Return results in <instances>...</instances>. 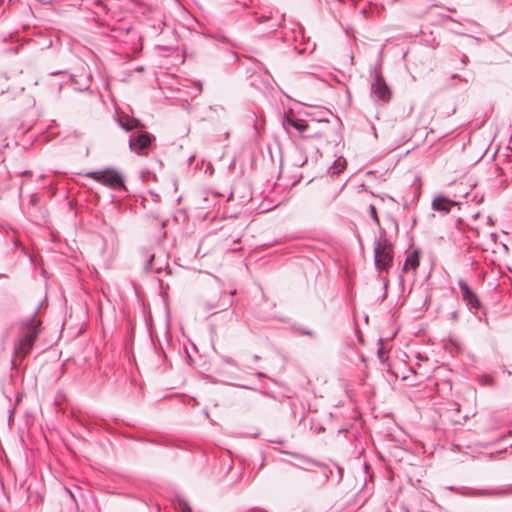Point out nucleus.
<instances>
[{
  "instance_id": "nucleus-24",
  "label": "nucleus",
  "mask_w": 512,
  "mask_h": 512,
  "mask_svg": "<svg viewBox=\"0 0 512 512\" xmlns=\"http://www.w3.org/2000/svg\"><path fill=\"white\" fill-rule=\"evenodd\" d=\"M226 362H227L228 364L232 365V366H237L236 362H235L233 359H231V358H228V359L226 360Z\"/></svg>"
},
{
  "instance_id": "nucleus-8",
  "label": "nucleus",
  "mask_w": 512,
  "mask_h": 512,
  "mask_svg": "<svg viewBox=\"0 0 512 512\" xmlns=\"http://www.w3.org/2000/svg\"><path fill=\"white\" fill-rule=\"evenodd\" d=\"M284 125L293 127L300 133H304L309 127L305 120L289 115L284 118Z\"/></svg>"
},
{
  "instance_id": "nucleus-7",
  "label": "nucleus",
  "mask_w": 512,
  "mask_h": 512,
  "mask_svg": "<svg viewBox=\"0 0 512 512\" xmlns=\"http://www.w3.org/2000/svg\"><path fill=\"white\" fill-rule=\"evenodd\" d=\"M450 489L460 495L469 496V497H484V496L492 495V491H490V490L474 489V488H469V487H462V488L451 487Z\"/></svg>"
},
{
  "instance_id": "nucleus-10",
  "label": "nucleus",
  "mask_w": 512,
  "mask_h": 512,
  "mask_svg": "<svg viewBox=\"0 0 512 512\" xmlns=\"http://www.w3.org/2000/svg\"><path fill=\"white\" fill-rule=\"evenodd\" d=\"M420 263L419 250H414L411 254H409L404 262L403 270L406 271L408 269L416 270Z\"/></svg>"
},
{
  "instance_id": "nucleus-17",
  "label": "nucleus",
  "mask_w": 512,
  "mask_h": 512,
  "mask_svg": "<svg viewBox=\"0 0 512 512\" xmlns=\"http://www.w3.org/2000/svg\"><path fill=\"white\" fill-rule=\"evenodd\" d=\"M183 360H184V362L186 363L187 366H192L193 365L194 360L191 357V355L188 353L186 348H184Z\"/></svg>"
},
{
  "instance_id": "nucleus-30",
  "label": "nucleus",
  "mask_w": 512,
  "mask_h": 512,
  "mask_svg": "<svg viewBox=\"0 0 512 512\" xmlns=\"http://www.w3.org/2000/svg\"><path fill=\"white\" fill-rule=\"evenodd\" d=\"M418 359H420V360H424V357H422V356H421V354H418ZM426 359H427V358H425V360H426Z\"/></svg>"
},
{
  "instance_id": "nucleus-32",
  "label": "nucleus",
  "mask_w": 512,
  "mask_h": 512,
  "mask_svg": "<svg viewBox=\"0 0 512 512\" xmlns=\"http://www.w3.org/2000/svg\"><path fill=\"white\" fill-rule=\"evenodd\" d=\"M4 277H7V275L3 274V273H0V278H4Z\"/></svg>"
},
{
  "instance_id": "nucleus-19",
  "label": "nucleus",
  "mask_w": 512,
  "mask_h": 512,
  "mask_svg": "<svg viewBox=\"0 0 512 512\" xmlns=\"http://www.w3.org/2000/svg\"><path fill=\"white\" fill-rule=\"evenodd\" d=\"M284 21H285V14H282V15H281L280 22H279V23H277V24H275V25H273L274 29H276L277 27L282 26V24H283V22H284Z\"/></svg>"
},
{
  "instance_id": "nucleus-22",
  "label": "nucleus",
  "mask_w": 512,
  "mask_h": 512,
  "mask_svg": "<svg viewBox=\"0 0 512 512\" xmlns=\"http://www.w3.org/2000/svg\"><path fill=\"white\" fill-rule=\"evenodd\" d=\"M302 333H303L304 335H308V336H310V337H314V333H313L312 331H310V330L303 329V330H302Z\"/></svg>"
},
{
  "instance_id": "nucleus-33",
  "label": "nucleus",
  "mask_w": 512,
  "mask_h": 512,
  "mask_svg": "<svg viewBox=\"0 0 512 512\" xmlns=\"http://www.w3.org/2000/svg\"><path fill=\"white\" fill-rule=\"evenodd\" d=\"M466 59H467V56L464 55L462 61L465 62Z\"/></svg>"
},
{
  "instance_id": "nucleus-26",
  "label": "nucleus",
  "mask_w": 512,
  "mask_h": 512,
  "mask_svg": "<svg viewBox=\"0 0 512 512\" xmlns=\"http://www.w3.org/2000/svg\"><path fill=\"white\" fill-rule=\"evenodd\" d=\"M136 71L138 72H143L144 71V67L143 66H138L135 68Z\"/></svg>"
},
{
  "instance_id": "nucleus-15",
  "label": "nucleus",
  "mask_w": 512,
  "mask_h": 512,
  "mask_svg": "<svg viewBox=\"0 0 512 512\" xmlns=\"http://www.w3.org/2000/svg\"><path fill=\"white\" fill-rule=\"evenodd\" d=\"M178 510L180 512H192V509L188 502L183 499L178 500Z\"/></svg>"
},
{
  "instance_id": "nucleus-20",
  "label": "nucleus",
  "mask_w": 512,
  "mask_h": 512,
  "mask_svg": "<svg viewBox=\"0 0 512 512\" xmlns=\"http://www.w3.org/2000/svg\"><path fill=\"white\" fill-rule=\"evenodd\" d=\"M37 201H38V197H37L36 194H33V195L30 196V203L31 204L35 205L37 203Z\"/></svg>"
},
{
  "instance_id": "nucleus-14",
  "label": "nucleus",
  "mask_w": 512,
  "mask_h": 512,
  "mask_svg": "<svg viewBox=\"0 0 512 512\" xmlns=\"http://www.w3.org/2000/svg\"><path fill=\"white\" fill-rule=\"evenodd\" d=\"M251 15L254 18V20L259 24H263L272 18V13H270L268 15H266V14L260 15L257 12H252Z\"/></svg>"
},
{
  "instance_id": "nucleus-2",
  "label": "nucleus",
  "mask_w": 512,
  "mask_h": 512,
  "mask_svg": "<svg viewBox=\"0 0 512 512\" xmlns=\"http://www.w3.org/2000/svg\"><path fill=\"white\" fill-rule=\"evenodd\" d=\"M117 122L123 130L131 132L128 140L131 151L138 155H147L155 141V136L143 130L145 126L139 119L129 115L119 116Z\"/></svg>"
},
{
  "instance_id": "nucleus-11",
  "label": "nucleus",
  "mask_w": 512,
  "mask_h": 512,
  "mask_svg": "<svg viewBox=\"0 0 512 512\" xmlns=\"http://www.w3.org/2000/svg\"><path fill=\"white\" fill-rule=\"evenodd\" d=\"M154 260H155V255L154 254L149 255V258L144 265V269L149 272L161 273V271L163 270V267L161 265L155 267Z\"/></svg>"
},
{
  "instance_id": "nucleus-18",
  "label": "nucleus",
  "mask_w": 512,
  "mask_h": 512,
  "mask_svg": "<svg viewBox=\"0 0 512 512\" xmlns=\"http://www.w3.org/2000/svg\"><path fill=\"white\" fill-rule=\"evenodd\" d=\"M251 1L252 0H236L237 3L241 4L245 8L249 6Z\"/></svg>"
},
{
  "instance_id": "nucleus-12",
  "label": "nucleus",
  "mask_w": 512,
  "mask_h": 512,
  "mask_svg": "<svg viewBox=\"0 0 512 512\" xmlns=\"http://www.w3.org/2000/svg\"><path fill=\"white\" fill-rule=\"evenodd\" d=\"M295 154H296V156H297V157L294 159V162H293V164H294L295 166L302 167L304 164H306V163H307V161H308V157H307V155L303 152V150H302V149H300V148H296V150H295Z\"/></svg>"
},
{
  "instance_id": "nucleus-4",
  "label": "nucleus",
  "mask_w": 512,
  "mask_h": 512,
  "mask_svg": "<svg viewBox=\"0 0 512 512\" xmlns=\"http://www.w3.org/2000/svg\"><path fill=\"white\" fill-rule=\"evenodd\" d=\"M87 177L115 190L126 189L123 177L114 169L91 171Z\"/></svg>"
},
{
  "instance_id": "nucleus-16",
  "label": "nucleus",
  "mask_w": 512,
  "mask_h": 512,
  "mask_svg": "<svg viewBox=\"0 0 512 512\" xmlns=\"http://www.w3.org/2000/svg\"><path fill=\"white\" fill-rule=\"evenodd\" d=\"M369 211H370V216H371L372 220L376 223V225L379 227V229L382 228L381 225H380V220L378 218L375 206L374 205H370L369 206Z\"/></svg>"
},
{
  "instance_id": "nucleus-9",
  "label": "nucleus",
  "mask_w": 512,
  "mask_h": 512,
  "mask_svg": "<svg viewBox=\"0 0 512 512\" xmlns=\"http://www.w3.org/2000/svg\"><path fill=\"white\" fill-rule=\"evenodd\" d=\"M454 202L443 196H438L432 201V208L435 211L449 213Z\"/></svg>"
},
{
  "instance_id": "nucleus-31",
  "label": "nucleus",
  "mask_w": 512,
  "mask_h": 512,
  "mask_svg": "<svg viewBox=\"0 0 512 512\" xmlns=\"http://www.w3.org/2000/svg\"><path fill=\"white\" fill-rule=\"evenodd\" d=\"M257 375H258L259 377H265V374L260 373V372H259V373H257Z\"/></svg>"
},
{
  "instance_id": "nucleus-3",
  "label": "nucleus",
  "mask_w": 512,
  "mask_h": 512,
  "mask_svg": "<svg viewBox=\"0 0 512 512\" xmlns=\"http://www.w3.org/2000/svg\"><path fill=\"white\" fill-rule=\"evenodd\" d=\"M385 234V229L380 228V238L375 239L374 264L379 272L387 271L394 260L392 242L386 238Z\"/></svg>"
},
{
  "instance_id": "nucleus-21",
  "label": "nucleus",
  "mask_w": 512,
  "mask_h": 512,
  "mask_svg": "<svg viewBox=\"0 0 512 512\" xmlns=\"http://www.w3.org/2000/svg\"><path fill=\"white\" fill-rule=\"evenodd\" d=\"M388 220L393 224L394 228L396 230H398V223H397V221L393 217H389Z\"/></svg>"
},
{
  "instance_id": "nucleus-1",
  "label": "nucleus",
  "mask_w": 512,
  "mask_h": 512,
  "mask_svg": "<svg viewBox=\"0 0 512 512\" xmlns=\"http://www.w3.org/2000/svg\"><path fill=\"white\" fill-rule=\"evenodd\" d=\"M40 332L41 321L36 318V313L19 323L18 336L13 345L12 368H18L30 354Z\"/></svg>"
},
{
  "instance_id": "nucleus-34",
  "label": "nucleus",
  "mask_w": 512,
  "mask_h": 512,
  "mask_svg": "<svg viewBox=\"0 0 512 512\" xmlns=\"http://www.w3.org/2000/svg\"><path fill=\"white\" fill-rule=\"evenodd\" d=\"M317 121L321 122V121H327V120L326 119H318Z\"/></svg>"
},
{
  "instance_id": "nucleus-28",
  "label": "nucleus",
  "mask_w": 512,
  "mask_h": 512,
  "mask_svg": "<svg viewBox=\"0 0 512 512\" xmlns=\"http://www.w3.org/2000/svg\"><path fill=\"white\" fill-rule=\"evenodd\" d=\"M218 40L221 41V42H226L227 38L224 37V36H221V37L218 38Z\"/></svg>"
},
{
  "instance_id": "nucleus-6",
  "label": "nucleus",
  "mask_w": 512,
  "mask_h": 512,
  "mask_svg": "<svg viewBox=\"0 0 512 512\" xmlns=\"http://www.w3.org/2000/svg\"><path fill=\"white\" fill-rule=\"evenodd\" d=\"M458 286L461 291L462 299L470 309V311L477 312L481 308V301L477 294L469 287L466 281L459 279Z\"/></svg>"
},
{
  "instance_id": "nucleus-23",
  "label": "nucleus",
  "mask_w": 512,
  "mask_h": 512,
  "mask_svg": "<svg viewBox=\"0 0 512 512\" xmlns=\"http://www.w3.org/2000/svg\"><path fill=\"white\" fill-rule=\"evenodd\" d=\"M383 284H384V289L386 291L387 290V286H388V280L386 278H383ZM385 297H386V292L383 295V298H385Z\"/></svg>"
},
{
  "instance_id": "nucleus-29",
  "label": "nucleus",
  "mask_w": 512,
  "mask_h": 512,
  "mask_svg": "<svg viewBox=\"0 0 512 512\" xmlns=\"http://www.w3.org/2000/svg\"><path fill=\"white\" fill-rule=\"evenodd\" d=\"M260 359V357L258 355H253V360L256 362Z\"/></svg>"
},
{
  "instance_id": "nucleus-5",
  "label": "nucleus",
  "mask_w": 512,
  "mask_h": 512,
  "mask_svg": "<svg viewBox=\"0 0 512 512\" xmlns=\"http://www.w3.org/2000/svg\"><path fill=\"white\" fill-rule=\"evenodd\" d=\"M371 75L373 76V82L371 84L372 94L377 100L381 102H389L392 97V92L384 77L377 70L371 71Z\"/></svg>"
},
{
  "instance_id": "nucleus-13",
  "label": "nucleus",
  "mask_w": 512,
  "mask_h": 512,
  "mask_svg": "<svg viewBox=\"0 0 512 512\" xmlns=\"http://www.w3.org/2000/svg\"><path fill=\"white\" fill-rule=\"evenodd\" d=\"M344 166H345V160L342 158H338L337 160L334 161L333 165L329 168L328 172L332 176L338 175L342 171Z\"/></svg>"
},
{
  "instance_id": "nucleus-25",
  "label": "nucleus",
  "mask_w": 512,
  "mask_h": 512,
  "mask_svg": "<svg viewBox=\"0 0 512 512\" xmlns=\"http://www.w3.org/2000/svg\"><path fill=\"white\" fill-rule=\"evenodd\" d=\"M66 491L69 493L70 497H71L73 500H75V496H74L73 492H72L71 490H69V489H66Z\"/></svg>"
},
{
  "instance_id": "nucleus-27",
  "label": "nucleus",
  "mask_w": 512,
  "mask_h": 512,
  "mask_svg": "<svg viewBox=\"0 0 512 512\" xmlns=\"http://www.w3.org/2000/svg\"><path fill=\"white\" fill-rule=\"evenodd\" d=\"M196 85H197L198 91L201 92L202 91V84H201V82H197Z\"/></svg>"
}]
</instances>
